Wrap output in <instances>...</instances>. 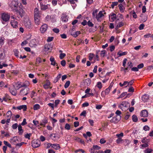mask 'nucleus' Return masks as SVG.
<instances>
[{"label": "nucleus", "instance_id": "nucleus-58", "mask_svg": "<svg viewBox=\"0 0 153 153\" xmlns=\"http://www.w3.org/2000/svg\"><path fill=\"white\" fill-rule=\"evenodd\" d=\"M105 50L101 51L100 53V56L101 57H103L105 56Z\"/></svg>", "mask_w": 153, "mask_h": 153}, {"label": "nucleus", "instance_id": "nucleus-36", "mask_svg": "<svg viewBox=\"0 0 153 153\" xmlns=\"http://www.w3.org/2000/svg\"><path fill=\"white\" fill-rule=\"evenodd\" d=\"M98 11V10H96L93 11L92 13V16L93 18H96V16H97V13Z\"/></svg>", "mask_w": 153, "mask_h": 153}, {"label": "nucleus", "instance_id": "nucleus-51", "mask_svg": "<svg viewBox=\"0 0 153 153\" xmlns=\"http://www.w3.org/2000/svg\"><path fill=\"white\" fill-rule=\"evenodd\" d=\"M4 144L6 145V146H7L9 148H11V145L8 142H7L6 141H4Z\"/></svg>", "mask_w": 153, "mask_h": 153}, {"label": "nucleus", "instance_id": "nucleus-37", "mask_svg": "<svg viewBox=\"0 0 153 153\" xmlns=\"http://www.w3.org/2000/svg\"><path fill=\"white\" fill-rule=\"evenodd\" d=\"M61 74H58L57 77L54 80V82H57L59 79L61 78Z\"/></svg>", "mask_w": 153, "mask_h": 153}, {"label": "nucleus", "instance_id": "nucleus-55", "mask_svg": "<svg viewBox=\"0 0 153 153\" xmlns=\"http://www.w3.org/2000/svg\"><path fill=\"white\" fill-rule=\"evenodd\" d=\"M27 40H28V39H27L26 40L22 42L21 43V45L22 46H23L24 45H26L28 43V41Z\"/></svg>", "mask_w": 153, "mask_h": 153}, {"label": "nucleus", "instance_id": "nucleus-16", "mask_svg": "<svg viewBox=\"0 0 153 153\" xmlns=\"http://www.w3.org/2000/svg\"><path fill=\"white\" fill-rule=\"evenodd\" d=\"M10 24L13 28H16L18 27V23L17 20H10Z\"/></svg>", "mask_w": 153, "mask_h": 153}, {"label": "nucleus", "instance_id": "nucleus-12", "mask_svg": "<svg viewBox=\"0 0 153 153\" xmlns=\"http://www.w3.org/2000/svg\"><path fill=\"white\" fill-rule=\"evenodd\" d=\"M24 25L27 28L30 29L31 28V25L30 21L28 19H26L24 23Z\"/></svg>", "mask_w": 153, "mask_h": 153}, {"label": "nucleus", "instance_id": "nucleus-42", "mask_svg": "<svg viewBox=\"0 0 153 153\" xmlns=\"http://www.w3.org/2000/svg\"><path fill=\"white\" fill-rule=\"evenodd\" d=\"M86 135H85V134H83V136L86 138H87V136H88V137H90L91 136V133L90 131H88L86 132Z\"/></svg>", "mask_w": 153, "mask_h": 153}, {"label": "nucleus", "instance_id": "nucleus-31", "mask_svg": "<svg viewBox=\"0 0 153 153\" xmlns=\"http://www.w3.org/2000/svg\"><path fill=\"white\" fill-rule=\"evenodd\" d=\"M48 123V120L46 118H44L43 120L40 123V125L41 126H44L47 123Z\"/></svg>", "mask_w": 153, "mask_h": 153}, {"label": "nucleus", "instance_id": "nucleus-54", "mask_svg": "<svg viewBox=\"0 0 153 153\" xmlns=\"http://www.w3.org/2000/svg\"><path fill=\"white\" fill-rule=\"evenodd\" d=\"M94 55L92 53H90L89 56V59L91 61L93 58Z\"/></svg>", "mask_w": 153, "mask_h": 153}, {"label": "nucleus", "instance_id": "nucleus-35", "mask_svg": "<svg viewBox=\"0 0 153 153\" xmlns=\"http://www.w3.org/2000/svg\"><path fill=\"white\" fill-rule=\"evenodd\" d=\"M40 106L38 104H36L33 105V108L34 110H36L40 108Z\"/></svg>", "mask_w": 153, "mask_h": 153}, {"label": "nucleus", "instance_id": "nucleus-52", "mask_svg": "<svg viewBox=\"0 0 153 153\" xmlns=\"http://www.w3.org/2000/svg\"><path fill=\"white\" fill-rule=\"evenodd\" d=\"M93 147L95 150H99L101 149V147L97 145L93 146Z\"/></svg>", "mask_w": 153, "mask_h": 153}, {"label": "nucleus", "instance_id": "nucleus-46", "mask_svg": "<svg viewBox=\"0 0 153 153\" xmlns=\"http://www.w3.org/2000/svg\"><path fill=\"white\" fill-rule=\"evenodd\" d=\"M152 151V150L150 149H147L144 151V153H151Z\"/></svg>", "mask_w": 153, "mask_h": 153}, {"label": "nucleus", "instance_id": "nucleus-21", "mask_svg": "<svg viewBox=\"0 0 153 153\" xmlns=\"http://www.w3.org/2000/svg\"><path fill=\"white\" fill-rule=\"evenodd\" d=\"M49 4L44 5L42 4H40V8L41 9L43 10H45L48 9L49 7Z\"/></svg>", "mask_w": 153, "mask_h": 153}, {"label": "nucleus", "instance_id": "nucleus-62", "mask_svg": "<svg viewBox=\"0 0 153 153\" xmlns=\"http://www.w3.org/2000/svg\"><path fill=\"white\" fill-rule=\"evenodd\" d=\"M57 1L59 0H53L52 1V4L54 6L56 5L57 4Z\"/></svg>", "mask_w": 153, "mask_h": 153}, {"label": "nucleus", "instance_id": "nucleus-61", "mask_svg": "<svg viewBox=\"0 0 153 153\" xmlns=\"http://www.w3.org/2000/svg\"><path fill=\"white\" fill-rule=\"evenodd\" d=\"M87 5L88 4H91L93 3V0H86Z\"/></svg>", "mask_w": 153, "mask_h": 153}, {"label": "nucleus", "instance_id": "nucleus-30", "mask_svg": "<svg viewBox=\"0 0 153 153\" xmlns=\"http://www.w3.org/2000/svg\"><path fill=\"white\" fill-rule=\"evenodd\" d=\"M131 141L125 139L124 140L123 143L125 146H128L130 143Z\"/></svg>", "mask_w": 153, "mask_h": 153}, {"label": "nucleus", "instance_id": "nucleus-9", "mask_svg": "<svg viewBox=\"0 0 153 153\" xmlns=\"http://www.w3.org/2000/svg\"><path fill=\"white\" fill-rule=\"evenodd\" d=\"M105 14V13L104 12L100 11L99 12V13L97 14V16H96V19L98 21H100V19L104 17V14Z\"/></svg>", "mask_w": 153, "mask_h": 153}, {"label": "nucleus", "instance_id": "nucleus-32", "mask_svg": "<svg viewBox=\"0 0 153 153\" xmlns=\"http://www.w3.org/2000/svg\"><path fill=\"white\" fill-rule=\"evenodd\" d=\"M116 15L115 13H112L109 16L110 19H111L112 21L116 19Z\"/></svg>", "mask_w": 153, "mask_h": 153}, {"label": "nucleus", "instance_id": "nucleus-1", "mask_svg": "<svg viewBox=\"0 0 153 153\" xmlns=\"http://www.w3.org/2000/svg\"><path fill=\"white\" fill-rule=\"evenodd\" d=\"M40 13L38 9L36 8L34 10V19L36 24L38 25L40 23Z\"/></svg>", "mask_w": 153, "mask_h": 153}, {"label": "nucleus", "instance_id": "nucleus-2", "mask_svg": "<svg viewBox=\"0 0 153 153\" xmlns=\"http://www.w3.org/2000/svg\"><path fill=\"white\" fill-rule=\"evenodd\" d=\"M10 15V13H4L1 14V20L2 23L5 24V22L9 21Z\"/></svg>", "mask_w": 153, "mask_h": 153}, {"label": "nucleus", "instance_id": "nucleus-20", "mask_svg": "<svg viewBox=\"0 0 153 153\" xmlns=\"http://www.w3.org/2000/svg\"><path fill=\"white\" fill-rule=\"evenodd\" d=\"M123 16L121 14H118L117 16V18H116V20H118L119 21H123Z\"/></svg>", "mask_w": 153, "mask_h": 153}, {"label": "nucleus", "instance_id": "nucleus-60", "mask_svg": "<svg viewBox=\"0 0 153 153\" xmlns=\"http://www.w3.org/2000/svg\"><path fill=\"white\" fill-rule=\"evenodd\" d=\"M4 39V38L3 37L0 38V45H2L3 44Z\"/></svg>", "mask_w": 153, "mask_h": 153}, {"label": "nucleus", "instance_id": "nucleus-59", "mask_svg": "<svg viewBox=\"0 0 153 153\" xmlns=\"http://www.w3.org/2000/svg\"><path fill=\"white\" fill-rule=\"evenodd\" d=\"M116 136L118 138L122 137L123 136V133H121L120 134H117L116 135Z\"/></svg>", "mask_w": 153, "mask_h": 153}, {"label": "nucleus", "instance_id": "nucleus-19", "mask_svg": "<svg viewBox=\"0 0 153 153\" xmlns=\"http://www.w3.org/2000/svg\"><path fill=\"white\" fill-rule=\"evenodd\" d=\"M148 111L146 110L142 111L140 115L141 117H146L148 116Z\"/></svg>", "mask_w": 153, "mask_h": 153}, {"label": "nucleus", "instance_id": "nucleus-7", "mask_svg": "<svg viewBox=\"0 0 153 153\" xmlns=\"http://www.w3.org/2000/svg\"><path fill=\"white\" fill-rule=\"evenodd\" d=\"M124 25V22L122 21H119L118 20H116L115 22V28L118 29L123 26Z\"/></svg>", "mask_w": 153, "mask_h": 153}, {"label": "nucleus", "instance_id": "nucleus-17", "mask_svg": "<svg viewBox=\"0 0 153 153\" xmlns=\"http://www.w3.org/2000/svg\"><path fill=\"white\" fill-rule=\"evenodd\" d=\"M61 19L64 22H66L68 20V16L65 13H63L62 14Z\"/></svg>", "mask_w": 153, "mask_h": 153}, {"label": "nucleus", "instance_id": "nucleus-28", "mask_svg": "<svg viewBox=\"0 0 153 153\" xmlns=\"http://www.w3.org/2000/svg\"><path fill=\"white\" fill-rule=\"evenodd\" d=\"M127 53V52H122V51H120L117 53V55H119V57H120L126 55Z\"/></svg>", "mask_w": 153, "mask_h": 153}, {"label": "nucleus", "instance_id": "nucleus-14", "mask_svg": "<svg viewBox=\"0 0 153 153\" xmlns=\"http://www.w3.org/2000/svg\"><path fill=\"white\" fill-rule=\"evenodd\" d=\"M36 42L35 39H32L29 43V45L31 47H35L36 46Z\"/></svg>", "mask_w": 153, "mask_h": 153}, {"label": "nucleus", "instance_id": "nucleus-13", "mask_svg": "<svg viewBox=\"0 0 153 153\" xmlns=\"http://www.w3.org/2000/svg\"><path fill=\"white\" fill-rule=\"evenodd\" d=\"M10 141L11 143L15 144L18 142V138L17 137H14L11 138Z\"/></svg>", "mask_w": 153, "mask_h": 153}, {"label": "nucleus", "instance_id": "nucleus-11", "mask_svg": "<svg viewBox=\"0 0 153 153\" xmlns=\"http://www.w3.org/2000/svg\"><path fill=\"white\" fill-rule=\"evenodd\" d=\"M10 92L13 95H16V89L15 88L14 85L10 86L9 88Z\"/></svg>", "mask_w": 153, "mask_h": 153}, {"label": "nucleus", "instance_id": "nucleus-38", "mask_svg": "<svg viewBox=\"0 0 153 153\" xmlns=\"http://www.w3.org/2000/svg\"><path fill=\"white\" fill-rule=\"evenodd\" d=\"M132 120L134 122H136L138 120V118L135 115H133L132 116Z\"/></svg>", "mask_w": 153, "mask_h": 153}, {"label": "nucleus", "instance_id": "nucleus-8", "mask_svg": "<svg viewBox=\"0 0 153 153\" xmlns=\"http://www.w3.org/2000/svg\"><path fill=\"white\" fill-rule=\"evenodd\" d=\"M29 88L27 87H25L23 89L21 90L20 91L21 94L22 95H27L29 92Z\"/></svg>", "mask_w": 153, "mask_h": 153}, {"label": "nucleus", "instance_id": "nucleus-10", "mask_svg": "<svg viewBox=\"0 0 153 153\" xmlns=\"http://www.w3.org/2000/svg\"><path fill=\"white\" fill-rule=\"evenodd\" d=\"M48 28V26L46 24H44L40 28V30L42 33L45 32Z\"/></svg>", "mask_w": 153, "mask_h": 153}, {"label": "nucleus", "instance_id": "nucleus-25", "mask_svg": "<svg viewBox=\"0 0 153 153\" xmlns=\"http://www.w3.org/2000/svg\"><path fill=\"white\" fill-rule=\"evenodd\" d=\"M52 148L57 150L59 149L60 147L59 144H52Z\"/></svg>", "mask_w": 153, "mask_h": 153}, {"label": "nucleus", "instance_id": "nucleus-41", "mask_svg": "<svg viewBox=\"0 0 153 153\" xmlns=\"http://www.w3.org/2000/svg\"><path fill=\"white\" fill-rule=\"evenodd\" d=\"M31 135L32 134L31 133H27L25 135V137L26 138H27L28 140H30Z\"/></svg>", "mask_w": 153, "mask_h": 153}, {"label": "nucleus", "instance_id": "nucleus-53", "mask_svg": "<svg viewBox=\"0 0 153 153\" xmlns=\"http://www.w3.org/2000/svg\"><path fill=\"white\" fill-rule=\"evenodd\" d=\"M66 54L64 53H61L59 55V58L61 59H63L65 56Z\"/></svg>", "mask_w": 153, "mask_h": 153}, {"label": "nucleus", "instance_id": "nucleus-45", "mask_svg": "<svg viewBox=\"0 0 153 153\" xmlns=\"http://www.w3.org/2000/svg\"><path fill=\"white\" fill-rule=\"evenodd\" d=\"M70 82L69 81H67L65 83L64 87L65 88H67L68 87L70 84Z\"/></svg>", "mask_w": 153, "mask_h": 153}, {"label": "nucleus", "instance_id": "nucleus-27", "mask_svg": "<svg viewBox=\"0 0 153 153\" xmlns=\"http://www.w3.org/2000/svg\"><path fill=\"white\" fill-rule=\"evenodd\" d=\"M50 137L51 139L54 141H56L58 140L56 139L57 136L54 134H51L50 135Z\"/></svg>", "mask_w": 153, "mask_h": 153}, {"label": "nucleus", "instance_id": "nucleus-23", "mask_svg": "<svg viewBox=\"0 0 153 153\" xmlns=\"http://www.w3.org/2000/svg\"><path fill=\"white\" fill-rule=\"evenodd\" d=\"M16 108L17 109L20 110L22 109H23L24 111H26L27 110V107L26 105H22L17 106L16 107Z\"/></svg>", "mask_w": 153, "mask_h": 153}, {"label": "nucleus", "instance_id": "nucleus-39", "mask_svg": "<svg viewBox=\"0 0 153 153\" xmlns=\"http://www.w3.org/2000/svg\"><path fill=\"white\" fill-rule=\"evenodd\" d=\"M80 33L79 31H77L75 32L73 34L71 33L72 35L74 37H76Z\"/></svg>", "mask_w": 153, "mask_h": 153}, {"label": "nucleus", "instance_id": "nucleus-50", "mask_svg": "<svg viewBox=\"0 0 153 153\" xmlns=\"http://www.w3.org/2000/svg\"><path fill=\"white\" fill-rule=\"evenodd\" d=\"M128 91L130 92H133L134 91V89L132 86H130L128 89Z\"/></svg>", "mask_w": 153, "mask_h": 153}, {"label": "nucleus", "instance_id": "nucleus-24", "mask_svg": "<svg viewBox=\"0 0 153 153\" xmlns=\"http://www.w3.org/2000/svg\"><path fill=\"white\" fill-rule=\"evenodd\" d=\"M50 82L49 80H47L46 83L43 85V87L45 89H48L49 88Z\"/></svg>", "mask_w": 153, "mask_h": 153}, {"label": "nucleus", "instance_id": "nucleus-22", "mask_svg": "<svg viewBox=\"0 0 153 153\" xmlns=\"http://www.w3.org/2000/svg\"><path fill=\"white\" fill-rule=\"evenodd\" d=\"M149 99V96L147 94H145L142 97V100L144 102L147 101Z\"/></svg>", "mask_w": 153, "mask_h": 153}, {"label": "nucleus", "instance_id": "nucleus-63", "mask_svg": "<svg viewBox=\"0 0 153 153\" xmlns=\"http://www.w3.org/2000/svg\"><path fill=\"white\" fill-rule=\"evenodd\" d=\"M89 27H93L94 26L93 24L91 22L90 20L87 23Z\"/></svg>", "mask_w": 153, "mask_h": 153}, {"label": "nucleus", "instance_id": "nucleus-43", "mask_svg": "<svg viewBox=\"0 0 153 153\" xmlns=\"http://www.w3.org/2000/svg\"><path fill=\"white\" fill-rule=\"evenodd\" d=\"M97 86L99 89H101L102 87V85L101 82H97Z\"/></svg>", "mask_w": 153, "mask_h": 153}, {"label": "nucleus", "instance_id": "nucleus-57", "mask_svg": "<svg viewBox=\"0 0 153 153\" xmlns=\"http://www.w3.org/2000/svg\"><path fill=\"white\" fill-rule=\"evenodd\" d=\"M53 37H48L47 39V41L48 42H50L53 41Z\"/></svg>", "mask_w": 153, "mask_h": 153}, {"label": "nucleus", "instance_id": "nucleus-47", "mask_svg": "<svg viewBox=\"0 0 153 153\" xmlns=\"http://www.w3.org/2000/svg\"><path fill=\"white\" fill-rule=\"evenodd\" d=\"M115 113H116V114L117 115L116 117H121V116H120V115L121 114V111H120L119 110H117L116 111V112H115Z\"/></svg>", "mask_w": 153, "mask_h": 153}, {"label": "nucleus", "instance_id": "nucleus-3", "mask_svg": "<svg viewBox=\"0 0 153 153\" xmlns=\"http://www.w3.org/2000/svg\"><path fill=\"white\" fill-rule=\"evenodd\" d=\"M18 4L19 3L17 1L15 0H12L9 2V5L11 10L14 12L19 6Z\"/></svg>", "mask_w": 153, "mask_h": 153}, {"label": "nucleus", "instance_id": "nucleus-34", "mask_svg": "<svg viewBox=\"0 0 153 153\" xmlns=\"http://www.w3.org/2000/svg\"><path fill=\"white\" fill-rule=\"evenodd\" d=\"M119 9L121 12L123 13L124 12L125 8L123 7V5L122 4H119L118 5Z\"/></svg>", "mask_w": 153, "mask_h": 153}, {"label": "nucleus", "instance_id": "nucleus-48", "mask_svg": "<svg viewBox=\"0 0 153 153\" xmlns=\"http://www.w3.org/2000/svg\"><path fill=\"white\" fill-rule=\"evenodd\" d=\"M143 129L145 131H149L150 130V128L148 126L146 125L143 127Z\"/></svg>", "mask_w": 153, "mask_h": 153}, {"label": "nucleus", "instance_id": "nucleus-44", "mask_svg": "<svg viewBox=\"0 0 153 153\" xmlns=\"http://www.w3.org/2000/svg\"><path fill=\"white\" fill-rule=\"evenodd\" d=\"M14 54L16 57H18L19 52L17 50L15 49L14 50Z\"/></svg>", "mask_w": 153, "mask_h": 153}, {"label": "nucleus", "instance_id": "nucleus-18", "mask_svg": "<svg viewBox=\"0 0 153 153\" xmlns=\"http://www.w3.org/2000/svg\"><path fill=\"white\" fill-rule=\"evenodd\" d=\"M44 50L45 51H51V45L49 44L45 45L44 46Z\"/></svg>", "mask_w": 153, "mask_h": 153}, {"label": "nucleus", "instance_id": "nucleus-64", "mask_svg": "<svg viewBox=\"0 0 153 153\" xmlns=\"http://www.w3.org/2000/svg\"><path fill=\"white\" fill-rule=\"evenodd\" d=\"M100 142L101 144H104L106 142V140L104 138H102L100 140Z\"/></svg>", "mask_w": 153, "mask_h": 153}, {"label": "nucleus", "instance_id": "nucleus-15", "mask_svg": "<svg viewBox=\"0 0 153 153\" xmlns=\"http://www.w3.org/2000/svg\"><path fill=\"white\" fill-rule=\"evenodd\" d=\"M121 119V117H113L112 119L110 120V122L111 123H116L118 122Z\"/></svg>", "mask_w": 153, "mask_h": 153}, {"label": "nucleus", "instance_id": "nucleus-26", "mask_svg": "<svg viewBox=\"0 0 153 153\" xmlns=\"http://www.w3.org/2000/svg\"><path fill=\"white\" fill-rule=\"evenodd\" d=\"M112 87V85H110L108 88H106L104 91L105 93V94L107 95L109 93Z\"/></svg>", "mask_w": 153, "mask_h": 153}, {"label": "nucleus", "instance_id": "nucleus-56", "mask_svg": "<svg viewBox=\"0 0 153 153\" xmlns=\"http://www.w3.org/2000/svg\"><path fill=\"white\" fill-rule=\"evenodd\" d=\"M126 94L127 92H126L123 93L122 94H121L120 95L119 97L118 98V99L123 97Z\"/></svg>", "mask_w": 153, "mask_h": 153}, {"label": "nucleus", "instance_id": "nucleus-33", "mask_svg": "<svg viewBox=\"0 0 153 153\" xmlns=\"http://www.w3.org/2000/svg\"><path fill=\"white\" fill-rule=\"evenodd\" d=\"M123 141L124 140L122 139L121 138H118L116 141V143L117 144L123 143Z\"/></svg>", "mask_w": 153, "mask_h": 153}, {"label": "nucleus", "instance_id": "nucleus-6", "mask_svg": "<svg viewBox=\"0 0 153 153\" xmlns=\"http://www.w3.org/2000/svg\"><path fill=\"white\" fill-rule=\"evenodd\" d=\"M40 144L41 143L39 140H34L32 143V146L34 148H36L39 146Z\"/></svg>", "mask_w": 153, "mask_h": 153}, {"label": "nucleus", "instance_id": "nucleus-29", "mask_svg": "<svg viewBox=\"0 0 153 153\" xmlns=\"http://www.w3.org/2000/svg\"><path fill=\"white\" fill-rule=\"evenodd\" d=\"M18 129L19 130V135H22L23 132V131L22 129V127L20 125H19L18 126Z\"/></svg>", "mask_w": 153, "mask_h": 153}, {"label": "nucleus", "instance_id": "nucleus-4", "mask_svg": "<svg viewBox=\"0 0 153 153\" xmlns=\"http://www.w3.org/2000/svg\"><path fill=\"white\" fill-rule=\"evenodd\" d=\"M128 103L127 102L124 101L119 105V107L122 111H125L127 109V106Z\"/></svg>", "mask_w": 153, "mask_h": 153}, {"label": "nucleus", "instance_id": "nucleus-40", "mask_svg": "<svg viewBox=\"0 0 153 153\" xmlns=\"http://www.w3.org/2000/svg\"><path fill=\"white\" fill-rule=\"evenodd\" d=\"M7 117V118H10L12 115V112L11 111H8L6 114Z\"/></svg>", "mask_w": 153, "mask_h": 153}, {"label": "nucleus", "instance_id": "nucleus-49", "mask_svg": "<svg viewBox=\"0 0 153 153\" xmlns=\"http://www.w3.org/2000/svg\"><path fill=\"white\" fill-rule=\"evenodd\" d=\"M118 2H113L111 5V7L112 8H113L114 6L117 5Z\"/></svg>", "mask_w": 153, "mask_h": 153}, {"label": "nucleus", "instance_id": "nucleus-5", "mask_svg": "<svg viewBox=\"0 0 153 153\" xmlns=\"http://www.w3.org/2000/svg\"><path fill=\"white\" fill-rule=\"evenodd\" d=\"M22 6H19L14 11L16 12L21 17L24 14V12L23 10L22 7Z\"/></svg>", "mask_w": 153, "mask_h": 153}]
</instances>
